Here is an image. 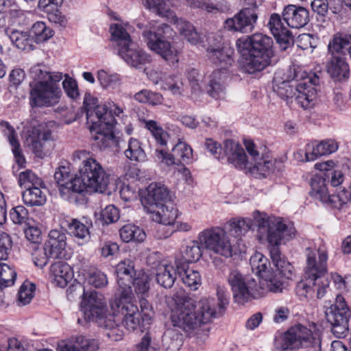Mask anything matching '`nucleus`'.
I'll return each mask as SVG.
<instances>
[{
	"mask_svg": "<svg viewBox=\"0 0 351 351\" xmlns=\"http://www.w3.org/2000/svg\"><path fill=\"white\" fill-rule=\"evenodd\" d=\"M272 45V38L261 33L243 36L237 40V47L242 55H245L246 50L273 55Z\"/></svg>",
	"mask_w": 351,
	"mask_h": 351,
	"instance_id": "obj_18",
	"label": "nucleus"
},
{
	"mask_svg": "<svg viewBox=\"0 0 351 351\" xmlns=\"http://www.w3.org/2000/svg\"><path fill=\"white\" fill-rule=\"evenodd\" d=\"M86 281L96 288L104 287L108 284L106 274L99 271L90 273L87 277Z\"/></svg>",
	"mask_w": 351,
	"mask_h": 351,
	"instance_id": "obj_64",
	"label": "nucleus"
},
{
	"mask_svg": "<svg viewBox=\"0 0 351 351\" xmlns=\"http://www.w3.org/2000/svg\"><path fill=\"white\" fill-rule=\"evenodd\" d=\"M322 202L330 205L333 208H341L348 200V192L345 190L330 195L328 191L326 197L320 199Z\"/></svg>",
	"mask_w": 351,
	"mask_h": 351,
	"instance_id": "obj_57",
	"label": "nucleus"
},
{
	"mask_svg": "<svg viewBox=\"0 0 351 351\" xmlns=\"http://www.w3.org/2000/svg\"><path fill=\"white\" fill-rule=\"evenodd\" d=\"M252 217L257 226L258 239H265L269 243L270 256L276 269L271 267L269 260L261 253H255L251 256V269L259 276L262 288L265 287L272 293L282 292V278H291L293 267L282 256L278 246L293 238L295 229L292 224H287L283 218L268 216L259 210H255Z\"/></svg>",
	"mask_w": 351,
	"mask_h": 351,
	"instance_id": "obj_1",
	"label": "nucleus"
},
{
	"mask_svg": "<svg viewBox=\"0 0 351 351\" xmlns=\"http://www.w3.org/2000/svg\"><path fill=\"white\" fill-rule=\"evenodd\" d=\"M5 34L11 43L19 49L32 51L35 48L34 41L29 32L8 28L5 29Z\"/></svg>",
	"mask_w": 351,
	"mask_h": 351,
	"instance_id": "obj_34",
	"label": "nucleus"
},
{
	"mask_svg": "<svg viewBox=\"0 0 351 351\" xmlns=\"http://www.w3.org/2000/svg\"><path fill=\"white\" fill-rule=\"evenodd\" d=\"M326 178L324 176V173L322 172L319 174L314 175L311 178V194L315 197L321 199L326 197L328 189L326 188Z\"/></svg>",
	"mask_w": 351,
	"mask_h": 351,
	"instance_id": "obj_51",
	"label": "nucleus"
},
{
	"mask_svg": "<svg viewBox=\"0 0 351 351\" xmlns=\"http://www.w3.org/2000/svg\"><path fill=\"white\" fill-rule=\"evenodd\" d=\"M227 280L234 302L239 304H244L252 299L261 298L269 292L265 287L262 288L261 284L258 285L254 278L242 275L236 269L230 270Z\"/></svg>",
	"mask_w": 351,
	"mask_h": 351,
	"instance_id": "obj_11",
	"label": "nucleus"
},
{
	"mask_svg": "<svg viewBox=\"0 0 351 351\" xmlns=\"http://www.w3.org/2000/svg\"><path fill=\"white\" fill-rule=\"evenodd\" d=\"M143 3L149 9H152L157 14L162 17L172 16L170 5H175L173 0H142Z\"/></svg>",
	"mask_w": 351,
	"mask_h": 351,
	"instance_id": "obj_50",
	"label": "nucleus"
},
{
	"mask_svg": "<svg viewBox=\"0 0 351 351\" xmlns=\"http://www.w3.org/2000/svg\"><path fill=\"white\" fill-rule=\"evenodd\" d=\"M54 179L58 186L62 195L71 191L75 193V178L71 177L69 171L66 167H60L54 173Z\"/></svg>",
	"mask_w": 351,
	"mask_h": 351,
	"instance_id": "obj_38",
	"label": "nucleus"
},
{
	"mask_svg": "<svg viewBox=\"0 0 351 351\" xmlns=\"http://www.w3.org/2000/svg\"><path fill=\"white\" fill-rule=\"evenodd\" d=\"M284 21L291 28L304 27L308 21V12L303 7L288 5L282 12Z\"/></svg>",
	"mask_w": 351,
	"mask_h": 351,
	"instance_id": "obj_26",
	"label": "nucleus"
},
{
	"mask_svg": "<svg viewBox=\"0 0 351 351\" xmlns=\"http://www.w3.org/2000/svg\"><path fill=\"white\" fill-rule=\"evenodd\" d=\"M135 100L140 103L149 104L152 106L161 104L163 97L161 94L143 89L134 95Z\"/></svg>",
	"mask_w": 351,
	"mask_h": 351,
	"instance_id": "obj_55",
	"label": "nucleus"
},
{
	"mask_svg": "<svg viewBox=\"0 0 351 351\" xmlns=\"http://www.w3.org/2000/svg\"><path fill=\"white\" fill-rule=\"evenodd\" d=\"M119 219V211L113 205H108L103 209L99 219L104 224H110L116 222Z\"/></svg>",
	"mask_w": 351,
	"mask_h": 351,
	"instance_id": "obj_59",
	"label": "nucleus"
},
{
	"mask_svg": "<svg viewBox=\"0 0 351 351\" xmlns=\"http://www.w3.org/2000/svg\"><path fill=\"white\" fill-rule=\"evenodd\" d=\"M73 271L64 261H56L50 267L49 278L51 282L59 287H65L73 278Z\"/></svg>",
	"mask_w": 351,
	"mask_h": 351,
	"instance_id": "obj_28",
	"label": "nucleus"
},
{
	"mask_svg": "<svg viewBox=\"0 0 351 351\" xmlns=\"http://www.w3.org/2000/svg\"><path fill=\"white\" fill-rule=\"evenodd\" d=\"M133 298L134 296H130L128 299L124 296L117 297L110 302L114 315L121 319L122 325L129 331L138 329L142 322L138 308L133 302Z\"/></svg>",
	"mask_w": 351,
	"mask_h": 351,
	"instance_id": "obj_15",
	"label": "nucleus"
},
{
	"mask_svg": "<svg viewBox=\"0 0 351 351\" xmlns=\"http://www.w3.org/2000/svg\"><path fill=\"white\" fill-rule=\"evenodd\" d=\"M230 232L235 237L245 235L253 226V221L249 217L234 218L229 221Z\"/></svg>",
	"mask_w": 351,
	"mask_h": 351,
	"instance_id": "obj_49",
	"label": "nucleus"
},
{
	"mask_svg": "<svg viewBox=\"0 0 351 351\" xmlns=\"http://www.w3.org/2000/svg\"><path fill=\"white\" fill-rule=\"evenodd\" d=\"M144 122L146 128L151 132L156 142L160 145H166L169 135L163 130L162 127L154 120L145 121Z\"/></svg>",
	"mask_w": 351,
	"mask_h": 351,
	"instance_id": "obj_56",
	"label": "nucleus"
},
{
	"mask_svg": "<svg viewBox=\"0 0 351 351\" xmlns=\"http://www.w3.org/2000/svg\"><path fill=\"white\" fill-rule=\"evenodd\" d=\"M97 79L100 86L105 89H114L119 87L122 82L119 74L105 69L97 71Z\"/></svg>",
	"mask_w": 351,
	"mask_h": 351,
	"instance_id": "obj_44",
	"label": "nucleus"
},
{
	"mask_svg": "<svg viewBox=\"0 0 351 351\" xmlns=\"http://www.w3.org/2000/svg\"><path fill=\"white\" fill-rule=\"evenodd\" d=\"M106 302L101 294L96 291H92L89 294L84 292L81 311L84 318L88 321L97 322L104 328L106 335L112 341H120L124 336V332L119 325L121 319L115 317L113 311L112 314L106 316Z\"/></svg>",
	"mask_w": 351,
	"mask_h": 351,
	"instance_id": "obj_8",
	"label": "nucleus"
},
{
	"mask_svg": "<svg viewBox=\"0 0 351 351\" xmlns=\"http://www.w3.org/2000/svg\"><path fill=\"white\" fill-rule=\"evenodd\" d=\"M328 51L331 55L344 56L349 53L351 57V35L337 34L330 41Z\"/></svg>",
	"mask_w": 351,
	"mask_h": 351,
	"instance_id": "obj_37",
	"label": "nucleus"
},
{
	"mask_svg": "<svg viewBox=\"0 0 351 351\" xmlns=\"http://www.w3.org/2000/svg\"><path fill=\"white\" fill-rule=\"evenodd\" d=\"M35 286L30 282L25 281L21 285L19 293V302L21 305L29 304L34 297Z\"/></svg>",
	"mask_w": 351,
	"mask_h": 351,
	"instance_id": "obj_58",
	"label": "nucleus"
},
{
	"mask_svg": "<svg viewBox=\"0 0 351 351\" xmlns=\"http://www.w3.org/2000/svg\"><path fill=\"white\" fill-rule=\"evenodd\" d=\"M244 56L243 68L248 73H255L263 71L270 64L273 55L264 52L246 50Z\"/></svg>",
	"mask_w": 351,
	"mask_h": 351,
	"instance_id": "obj_24",
	"label": "nucleus"
},
{
	"mask_svg": "<svg viewBox=\"0 0 351 351\" xmlns=\"http://www.w3.org/2000/svg\"><path fill=\"white\" fill-rule=\"evenodd\" d=\"M141 204L144 210L152 206H159L169 201V192L167 188L160 183H152L147 189L146 194L141 197Z\"/></svg>",
	"mask_w": 351,
	"mask_h": 351,
	"instance_id": "obj_23",
	"label": "nucleus"
},
{
	"mask_svg": "<svg viewBox=\"0 0 351 351\" xmlns=\"http://www.w3.org/2000/svg\"><path fill=\"white\" fill-rule=\"evenodd\" d=\"M155 83L160 84L162 89L171 91L173 95L182 94L183 83L178 75L162 73L159 80H156Z\"/></svg>",
	"mask_w": 351,
	"mask_h": 351,
	"instance_id": "obj_42",
	"label": "nucleus"
},
{
	"mask_svg": "<svg viewBox=\"0 0 351 351\" xmlns=\"http://www.w3.org/2000/svg\"><path fill=\"white\" fill-rule=\"evenodd\" d=\"M84 107L93 138L104 146H108L110 141H113L114 138L112 132L114 119L108 113L106 106L99 104L98 99L90 93L85 94Z\"/></svg>",
	"mask_w": 351,
	"mask_h": 351,
	"instance_id": "obj_9",
	"label": "nucleus"
},
{
	"mask_svg": "<svg viewBox=\"0 0 351 351\" xmlns=\"http://www.w3.org/2000/svg\"><path fill=\"white\" fill-rule=\"evenodd\" d=\"M118 55L133 67H140L149 62V56L135 43H132L129 46L121 49Z\"/></svg>",
	"mask_w": 351,
	"mask_h": 351,
	"instance_id": "obj_31",
	"label": "nucleus"
},
{
	"mask_svg": "<svg viewBox=\"0 0 351 351\" xmlns=\"http://www.w3.org/2000/svg\"><path fill=\"white\" fill-rule=\"evenodd\" d=\"M46 250L51 258H62L65 256L66 235L61 230H52L49 233V239L45 243Z\"/></svg>",
	"mask_w": 351,
	"mask_h": 351,
	"instance_id": "obj_25",
	"label": "nucleus"
},
{
	"mask_svg": "<svg viewBox=\"0 0 351 351\" xmlns=\"http://www.w3.org/2000/svg\"><path fill=\"white\" fill-rule=\"evenodd\" d=\"M176 271L173 266L166 262L158 265L156 268V277L157 282L162 287L171 288L176 280Z\"/></svg>",
	"mask_w": 351,
	"mask_h": 351,
	"instance_id": "obj_40",
	"label": "nucleus"
},
{
	"mask_svg": "<svg viewBox=\"0 0 351 351\" xmlns=\"http://www.w3.org/2000/svg\"><path fill=\"white\" fill-rule=\"evenodd\" d=\"M306 266L302 278L295 287V292L302 301L320 299L326 293L329 281L327 272L328 252L324 241L319 239L314 247H308L306 252Z\"/></svg>",
	"mask_w": 351,
	"mask_h": 351,
	"instance_id": "obj_4",
	"label": "nucleus"
},
{
	"mask_svg": "<svg viewBox=\"0 0 351 351\" xmlns=\"http://www.w3.org/2000/svg\"><path fill=\"white\" fill-rule=\"evenodd\" d=\"M326 69L330 77L337 81L346 80L350 75V67L344 56L331 55Z\"/></svg>",
	"mask_w": 351,
	"mask_h": 351,
	"instance_id": "obj_30",
	"label": "nucleus"
},
{
	"mask_svg": "<svg viewBox=\"0 0 351 351\" xmlns=\"http://www.w3.org/2000/svg\"><path fill=\"white\" fill-rule=\"evenodd\" d=\"M51 124L43 123L33 128L26 138V142L39 158H44L53 147Z\"/></svg>",
	"mask_w": 351,
	"mask_h": 351,
	"instance_id": "obj_17",
	"label": "nucleus"
},
{
	"mask_svg": "<svg viewBox=\"0 0 351 351\" xmlns=\"http://www.w3.org/2000/svg\"><path fill=\"white\" fill-rule=\"evenodd\" d=\"M29 213L23 206H17L13 208L10 212V217L12 221L15 224L29 223L27 221Z\"/></svg>",
	"mask_w": 351,
	"mask_h": 351,
	"instance_id": "obj_60",
	"label": "nucleus"
},
{
	"mask_svg": "<svg viewBox=\"0 0 351 351\" xmlns=\"http://www.w3.org/2000/svg\"><path fill=\"white\" fill-rule=\"evenodd\" d=\"M62 86L69 98L75 99L79 97L80 93L77 82L72 77L65 75V78L62 82Z\"/></svg>",
	"mask_w": 351,
	"mask_h": 351,
	"instance_id": "obj_63",
	"label": "nucleus"
},
{
	"mask_svg": "<svg viewBox=\"0 0 351 351\" xmlns=\"http://www.w3.org/2000/svg\"><path fill=\"white\" fill-rule=\"evenodd\" d=\"M16 277V272L7 264H4L0 271V285L3 287L12 286Z\"/></svg>",
	"mask_w": 351,
	"mask_h": 351,
	"instance_id": "obj_61",
	"label": "nucleus"
},
{
	"mask_svg": "<svg viewBox=\"0 0 351 351\" xmlns=\"http://www.w3.org/2000/svg\"><path fill=\"white\" fill-rule=\"evenodd\" d=\"M99 342L95 339L84 336L73 337L58 346V351H97Z\"/></svg>",
	"mask_w": 351,
	"mask_h": 351,
	"instance_id": "obj_29",
	"label": "nucleus"
},
{
	"mask_svg": "<svg viewBox=\"0 0 351 351\" xmlns=\"http://www.w3.org/2000/svg\"><path fill=\"white\" fill-rule=\"evenodd\" d=\"M201 245L209 252L225 257L232 256L233 245L226 232L220 227L205 229L198 234Z\"/></svg>",
	"mask_w": 351,
	"mask_h": 351,
	"instance_id": "obj_12",
	"label": "nucleus"
},
{
	"mask_svg": "<svg viewBox=\"0 0 351 351\" xmlns=\"http://www.w3.org/2000/svg\"><path fill=\"white\" fill-rule=\"evenodd\" d=\"M325 315L332 334L338 338L346 337L349 330L351 311L342 295H337L335 304L326 309Z\"/></svg>",
	"mask_w": 351,
	"mask_h": 351,
	"instance_id": "obj_14",
	"label": "nucleus"
},
{
	"mask_svg": "<svg viewBox=\"0 0 351 351\" xmlns=\"http://www.w3.org/2000/svg\"><path fill=\"white\" fill-rule=\"evenodd\" d=\"M321 346L319 335L313 333L308 328L298 324L291 327L282 337V350L313 348L319 350Z\"/></svg>",
	"mask_w": 351,
	"mask_h": 351,
	"instance_id": "obj_13",
	"label": "nucleus"
},
{
	"mask_svg": "<svg viewBox=\"0 0 351 351\" xmlns=\"http://www.w3.org/2000/svg\"><path fill=\"white\" fill-rule=\"evenodd\" d=\"M19 182L20 185H24L27 189L29 187L28 184H32V186H42L43 182L34 172L31 170H26L19 173Z\"/></svg>",
	"mask_w": 351,
	"mask_h": 351,
	"instance_id": "obj_62",
	"label": "nucleus"
},
{
	"mask_svg": "<svg viewBox=\"0 0 351 351\" xmlns=\"http://www.w3.org/2000/svg\"><path fill=\"white\" fill-rule=\"evenodd\" d=\"M40 186H29L23 193V200L26 205L42 206L46 202L45 193L42 191Z\"/></svg>",
	"mask_w": 351,
	"mask_h": 351,
	"instance_id": "obj_45",
	"label": "nucleus"
},
{
	"mask_svg": "<svg viewBox=\"0 0 351 351\" xmlns=\"http://www.w3.org/2000/svg\"><path fill=\"white\" fill-rule=\"evenodd\" d=\"M244 145L247 154L251 156L247 171L266 177L275 170L276 160L271 156L261 152L251 140H245Z\"/></svg>",
	"mask_w": 351,
	"mask_h": 351,
	"instance_id": "obj_16",
	"label": "nucleus"
},
{
	"mask_svg": "<svg viewBox=\"0 0 351 351\" xmlns=\"http://www.w3.org/2000/svg\"><path fill=\"white\" fill-rule=\"evenodd\" d=\"M120 237L123 241L143 242L146 238L145 231L134 224H126L119 230Z\"/></svg>",
	"mask_w": 351,
	"mask_h": 351,
	"instance_id": "obj_43",
	"label": "nucleus"
},
{
	"mask_svg": "<svg viewBox=\"0 0 351 351\" xmlns=\"http://www.w3.org/2000/svg\"><path fill=\"white\" fill-rule=\"evenodd\" d=\"M176 27L191 45L202 46L206 49L208 59L217 67V70L205 78L206 91L215 99H223L226 95L223 79L227 75L226 70L233 62V50L222 45V40L219 36L213 33L208 34L206 36H200L194 26L186 21L178 20Z\"/></svg>",
	"mask_w": 351,
	"mask_h": 351,
	"instance_id": "obj_3",
	"label": "nucleus"
},
{
	"mask_svg": "<svg viewBox=\"0 0 351 351\" xmlns=\"http://www.w3.org/2000/svg\"><path fill=\"white\" fill-rule=\"evenodd\" d=\"M150 278L147 274L139 271L132 280L135 293L138 295H147L149 289Z\"/></svg>",
	"mask_w": 351,
	"mask_h": 351,
	"instance_id": "obj_54",
	"label": "nucleus"
},
{
	"mask_svg": "<svg viewBox=\"0 0 351 351\" xmlns=\"http://www.w3.org/2000/svg\"><path fill=\"white\" fill-rule=\"evenodd\" d=\"M268 27L278 43L285 50L292 42L293 38L290 32L285 27L279 14H273L270 16Z\"/></svg>",
	"mask_w": 351,
	"mask_h": 351,
	"instance_id": "obj_27",
	"label": "nucleus"
},
{
	"mask_svg": "<svg viewBox=\"0 0 351 351\" xmlns=\"http://www.w3.org/2000/svg\"><path fill=\"white\" fill-rule=\"evenodd\" d=\"M124 154L127 158L135 162L144 161L146 157L140 141L132 137L128 140L127 148L124 151Z\"/></svg>",
	"mask_w": 351,
	"mask_h": 351,
	"instance_id": "obj_47",
	"label": "nucleus"
},
{
	"mask_svg": "<svg viewBox=\"0 0 351 351\" xmlns=\"http://www.w3.org/2000/svg\"><path fill=\"white\" fill-rule=\"evenodd\" d=\"M199 245L201 243L199 240L191 241L183 245L180 249L182 259L176 258V261L184 265L197 261L202 255Z\"/></svg>",
	"mask_w": 351,
	"mask_h": 351,
	"instance_id": "obj_41",
	"label": "nucleus"
},
{
	"mask_svg": "<svg viewBox=\"0 0 351 351\" xmlns=\"http://www.w3.org/2000/svg\"><path fill=\"white\" fill-rule=\"evenodd\" d=\"M173 155L178 162L191 164L194 160L193 149L186 142L179 140L172 149Z\"/></svg>",
	"mask_w": 351,
	"mask_h": 351,
	"instance_id": "obj_48",
	"label": "nucleus"
},
{
	"mask_svg": "<svg viewBox=\"0 0 351 351\" xmlns=\"http://www.w3.org/2000/svg\"><path fill=\"white\" fill-rule=\"evenodd\" d=\"M145 211L151 215L150 217L154 221L159 223V230L164 229L166 226L173 225L178 217V210L173 207L171 202L149 206Z\"/></svg>",
	"mask_w": 351,
	"mask_h": 351,
	"instance_id": "obj_22",
	"label": "nucleus"
},
{
	"mask_svg": "<svg viewBox=\"0 0 351 351\" xmlns=\"http://www.w3.org/2000/svg\"><path fill=\"white\" fill-rule=\"evenodd\" d=\"M335 167V163L332 160L317 162L315 165V169L324 173L328 182H330L332 186L337 187L344 181V175L341 171Z\"/></svg>",
	"mask_w": 351,
	"mask_h": 351,
	"instance_id": "obj_35",
	"label": "nucleus"
},
{
	"mask_svg": "<svg viewBox=\"0 0 351 351\" xmlns=\"http://www.w3.org/2000/svg\"><path fill=\"white\" fill-rule=\"evenodd\" d=\"M130 30L131 27L128 23H114L110 25L111 40L117 53L133 43L129 34Z\"/></svg>",
	"mask_w": 351,
	"mask_h": 351,
	"instance_id": "obj_32",
	"label": "nucleus"
},
{
	"mask_svg": "<svg viewBox=\"0 0 351 351\" xmlns=\"http://www.w3.org/2000/svg\"><path fill=\"white\" fill-rule=\"evenodd\" d=\"M29 34L34 43H44L53 36V31L43 21H37L33 24Z\"/></svg>",
	"mask_w": 351,
	"mask_h": 351,
	"instance_id": "obj_46",
	"label": "nucleus"
},
{
	"mask_svg": "<svg viewBox=\"0 0 351 351\" xmlns=\"http://www.w3.org/2000/svg\"><path fill=\"white\" fill-rule=\"evenodd\" d=\"M116 272L119 297L124 296L125 298L128 299L130 296H134L131 283L137 274L134 269L133 262L129 259L121 261L117 265Z\"/></svg>",
	"mask_w": 351,
	"mask_h": 351,
	"instance_id": "obj_19",
	"label": "nucleus"
},
{
	"mask_svg": "<svg viewBox=\"0 0 351 351\" xmlns=\"http://www.w3.org/2000/svg\"><path fill=\"white\" fill-rule=\"evenodd\" d=\"M33 82L30 84V101L35 106H53L62 97L60 82L63 78L60 72H51L43 64L32 66L29 71Z\"/></svg>",
	"mask_w": 351,
	"mask_h": 351,
	"instance_id": "obj_6",
	"label": "nucleus"
},
{
	"mask_svg": "<svg viewBox=\"0 0 351 351\" xmlns=\"http://www.w3.org/2000/svg\"><path fill=\"white\" fill-rule=\"evenodd\" d=\"M147 27L148 29L143 32V36L147 47L169 63L178 62L180 50L167 40L173 34L170 26L151 21Z\"/></svg>",
	"mask_w": 351,
	"mask_h": 351,
	"instance_id": "obj_10",
	"label": "nucleus"
},
{
	"mask_svg": "<svg viewBox=\"0 0 351 351\" xmlns=\"http://www.w3.org/2000/svg\"><path fill=\"white\" fill-rule=\"evenodd\" d=\"M317 149L318 143L315 141L308 143L305 146L304 150H298L295 154V157L302 161H314L318 157L321 156L320 151H317Z\"/></svg>",
	"mask_w": 351,
	"mask_h": 351,
	"instance_id": "obj_53",
	"label": "nucleus"
},
{
	"mask_svg": "<svg viewBox=\"0 0 351 351\" xmlns=\"http://www.w3.org/2000/svg\"><path fill=\"white\" fill-rule=\"evenodd\" d=\"M223 154L229 164L239 170H248L251 156L246 155L242 145L233 140H227L224 142Z\"/></svg>",
	"mask_w": 351,
	"mask_h": 351,
	"instance_id": "obj_21",
	"label": "nucleus"
},
{
	"mask_svg": "<svg viewBox=\"0 0 351 351\" xmlns=\"http://www.w3.org/2000/svg\"><path fill=\"white\" fill-rule=\"evenodd\" d=\"M168 303L171 326L165 331L162 343L169 351H178L182 347L183 335L180 330L192 333L216 317L213 299L203 298L197 302L182 289L174 293Z\"/></svg>",
	"mask_w": 351,
	"mask_h": 351,
	"instance_id": "obj_2",
	"label": "nucleus"
},
{
	"mask_svg": "<svg viewBox=\"0 0 351 351\" xmlns=\"http://www.w3.org/2000/svg\"><path fill=\"white\" fill-rule=\"evenodd\" d=\"M73 160L75 163L81 162L79 176L75 177V193L105 192L110 182L109 176L99 162L88 157V153L85 151L75 152Z\"/></svg>",
	"mask_w": 351,
	"mask_h": 351,
	"instance_id": "obj_7",
	"label": "nucleus"
},
{
	"mask_svg": "<svg viewBox=\"0 0 351 351\" xmlns=\"http://www.w3.org/2000/svg\"><path fill=\"white\" fill-rule=\"evenodd\" d=\"M256 5L243 8L234 17L225 21V28L230 31L247 33L252 31L257 19Z\"/></svg>",
	"mask_w": 351,
	"mask_h": 351,
	"instance_id": "obj_20",
	"label": "nucleus"
},
{
	"mask_svg": "<svg viewBox=\"0 0 351 351\" xmlns=\"http://www.w3.org/2000/svg\"><path fill=\"white\" fill-rule=\"evenodd\" d=\"M70 234L76 239L86 242L90 238L88 226L80 221L73 219L68 226Z\"/></svg>",
	"mask_w": 351,
	"mask_h": 351,
	"instance_id": "obj_52",
	"label": "nucleus"
},
{
	"mask_svg": "<svg viewBox=\"0 0 351 351\" xmlns=\"http://www.w3.org/2000/svg\"><path fill=\"white\" fill-rule=\"evenodd\" d=\"M190 10H204L208 13L217 14L229 10L230 7L222 2L215 3L213 0H178Z\"/></svg>",
	"mask_w": 351,
	"mask_h": 351,
	"instance_id": "obj_33",
	"label": "nucleus"
},
{
	"mask_svg": "<svg viewBox=\"0 0 351 351\" xmlns=\"http://www.w3.org/2000/svg\"><path fill=\"white\" fill-rule=\"evenodd\" d=\"M177 272L181 276L183 283L193 291L198 289L202 282L199 271L191 269L187 265L176 261Z\"/></svg>",
	"mask_w": 351,
	"mask_h": 351,
	"instance_id": "obj_36",
	"label": "nucleus"
},
{
	"mask_svg": "<svg viewBox=\"0 0 351 351\" xmlns=\"http://www.w3.org/2000/svg\"><path fill=\"white\" fill-rule=\"evenodd\" d=\"M0 125L2 132L4 135L7 136L8 140L12 146V150L16 162L19 166L22 167L25 162V159L22 155L20 144L16 138L14 128L6 121L1 122Z\"/></svg>",
	"mask_w": 351,
	"mask_h": 351,
	"instance_id": "obj_39",
	"label": "nucleus"
},
{
	"mask_svg": "<svg viewBox=\"0 0 351 351\" xmlns=\"http://www.w3.org/2000/svg\"><path fill=\"white\" fill-rule=\"evenodd\" d=\"M280 75V73H276L273 80L274 90L280 97L287 103L295 99L304 109L315 106L317 96L315 85L318 83V77H312L298 66L290 68L285 79Z\"/></svg>",
	"mask_w": 351,
	"mask_h": 351,
	"instance_id": "obj_5",
	"label": "nucleus"
}]
</instances>
